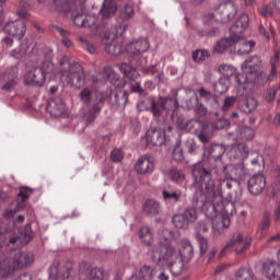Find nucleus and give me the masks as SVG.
Segmentation results:
<instances>
[{
	"label": "nucleus",
	"mask_w": 280,
	"mask_h": 280,
	"mask_svg": "<svg viewBox=\"0 0 280 280\" xmlns=\"http://www.w3.org/2000/svg\"><path fill=\"white\" fill-rule=\"evenodd\" d=\"M191 176L194 187L197 189L192 198L194 207L202 210L209 220L220 215L221 226L215 225V221H212V230L214 235H222L224 229L231 226V215L235 211V202L242 200V192H235V195L231 192L233 180L229 177L219 179L215 190V182L211 177V172L205 167L202 162L192 165Z\"/></svg>",
	"instance_id": "obj_1"
},
{
	"label": "nucleus",
	"mask_w": 280,
	"mask_h": 280,
	"mask_svg": "<svg viewBox=\"0 0 280 280\" xmlns=\"http://www.w3.org/2000/svg\"><path fill=\"white\" fill-rule=\"evenodd\" d=\"M152 260L158 261H170L168 270L173 277H178L185 268L183 258L178 255V250L170 244L160 243L155 245L151 254Z\"/></svg>",
	"instance_id": "obj_2"
},
{
	"label": "nucleus",
	"mask_w": 280,
	"mask_h": 280,
	"mask_svg": "<svg viewBox=\"0 0 280 280\" xmlns=\"http://www.w3.org/2000/svg\"><path fill=\"white\" fill-rule=\"evenodd\" d=\"M80 100L83 104H89V109L84 114L83 119L86 124H93L100 117L104 103L106 102V95L104 92H96L93 96V92L89 88H85L80 93Z\"/></svg>",
	"instance_id": "obj_3"
},
{
	"label": "nucleus",
	"mask_w": 280,
	"mask_h": 280,
	"mask_svg": "<svg viewBox=\"0 0 280 280\" xmlns=\"http://www.w3.org/2000/svg\"><path fill=\"white\" fill-rule=\"evenodd\" d=\"M51 8L56 12H63V14L70 13L77 27H84L86 25L84 3L71 4V0H52Z\"/></svg>",
	"instance_id": "obj_4"
},
{
	"label": "nucleus",
	"mask_w": 280,
	"mask_h": 280,
	"mask_svg": "<svg viewBox=\"0 0 280 280\" xmlns=\"http://www.w3.org/2000/svg\"><path fill=\"white\" fill-rule=\"evenodd\" d=\"M57 73L58 70L54 63L46 60L42 63L40 68L27 72L24 77V82L27 86H43L47 77L54 78Z\"/></svg>",
	"instance_id": "obj_5"
},
{
	"label": "nucleus",
	"mask_w": 280,
	"mask_h": 280,
	"mask_svg": "<svg viewBox=\"0 0 280 280\" xmlns=\"http://www.w3.org/2000/svg\"><path fill=\"white\" fill-rule=\"evenodd\" d=\"M261 67V60L259 57H252L242 65V74H236V83L242 86L244 84H255L257 78H259V69Z\"/></svg>",
	"instance_id": "obj_6"
},
{
	"label": "nucleus",
	"mask_w": 280,
	"mask_h": 280,
	"mask_svg": "<svg viewBox=\"0 0 280 280\" xmlns=\"http://www.w3.org/2000/svg\"><path fill=\"white\" fill-rule=\"evenodd\" d=\"M150 49V43H148V39L140 38L131 44L128 45L127 51H129L132 56L131 62H135L137 67H141L143 73H147L148 75H154V67H143V62L141 61V58H143V54Z\"/></svg>",
	"instance_id": "obj_7"
},
{
	"label": "nucleus",
	"mask_w": 280,
	"mask_h": 280,
	"mask_svg": "<svg viewBox=\"0 0 280 280\" xmlns=\"http://www.w3.org/2000/svg\"><path fill=\"white\" fill-rule=\"evenodd\" d=\"M210 170L211 174H215L217 176L223 174L225 178H230V180H233V183H237V185H240V182L243 180L244 176L248 174L244 162L237 163L236 165L228 166L214 165Z\"/></svg>",
	"instance_id": "obj_8"
},
{
	"label": "nucleus",
	"mask_w": 280,
	"mask_h": 280,
	"mask_svg": "<svg viewBox=\"0 0 280 280\" xmlns=\"http://www.w3.org/2000/svg\"><path fill=\"white\" fill-rule=\"evenodd\" d=\"M126 25L115 26L112 32H106L102 39L103 45H105V50L112 56H119L124 51V46L119 44V38L117 36L121 35L126 31Z\"/></svg>",
	"instance_id": "obj_9"
},
{
	"label": "nucleus",
	"mask_w": 280,
	"mask_h": 280,
	"mask_svg": "<svg viewBox=\"0 0 280 280\" xmlns=\"http://www.w3.org/2000/svg\"><path fill=\"white\" fill-rule=\"evenodd\" d=\"M12 258L5 256L2 259L5 268H12L10 275L14 272V270H21L25 268V266H32L34 264V254L30 252H11Z\"/></svg>",
	"instance_id": "obj_10"
},
{
	"label": "nucleus",
	"mask_w": 280,
	"mask_h": 280,
	"mask_svg": "<svg viewBox=\"0 0 280 280\" xmlns=\"http://www.w3.org/2000/svg\"><path fill=\"white\" fill-rule=\"evenodd\" d=\"M61 80L66 84H72L77 89H81L86 80L84 68L80 63H68V70H61Z\"/></svg>",
	"instance_id": "obj_11"
},
{
	"label": "nucleus",
	"mask_w": 280,
	"mask_h": 280,
	"mask_svg": "<svg viewBox=\"0 0 280 280\" xmlns=\"http://www.w3.org/2000/svg\"><path fill=\"white\" fill-rule=\"evenodd\" d=\"M150 113H152L154 119H159L163 116V112L166 110H178V101L172 97H160L158 101L152 98L149 107Z\"/></svg>",
	"instance_id": "obj_12"
},
{
	"label": "nucleus",
	"mask_w": 280,
	"mask_h": 280,
	"mask_svg": "<svg viewBox=\"0 0 280 280\" xmlns=\"http://www.w3.org/2000/svg\"><path fill=\"white\" fill-rule=\"evenodd\" d=\"M237 14V5L233 2L221 3L213 14L218 23H230Z\"/></svg>",
	"instance_id": "obj_13"
},
{
	"label": "nucleus",
	"mask_w": 280,
	"mask_h": 280,
	"mask_svg": "<svg viewBox=\"0 0 280 280\" xmlns=\"http://www.w3.org/2000/svg\"><path fill=\"white\" fill-rule=\"evenodd\" d=\"M232 246H236L235 253L237 255H242V253H244V250H248V248H250V240H248V238L244 240L242 232L234 233L231 241L226 244V246L219 254V257H224V254L226 253V248H232Z\"/></svg>",
	"instance_id": "obj_14"
},
{
	"label": "nucleus",
	"mask_w": 280,
	"mask_h": 280,
	"mask_svg": "<svg viewBox=\"0 0 280 280\" xmlns=\"http://www.w3.org/2000/svg\"><path fill=\"white\" fill-rule=\"evenodd\" d=\"M247 189L252 196H261L266 189V176L261 173L253 175L247 182Z\"/></svg>",
	"instance_id": "obj_15"
},
{
	"label": "nucleus",
	"mask_w": 280,
	"mask_h": 280,
	"mask_svg": "<svg viewBox=\"0 0 280 280\" xmlns=\"http://www.w3.org/2000/svg\"><path fill=\"white\" fill-rule=\"evenodd\" d=\"M203 156L205 159H211L212 161H215V164H213L211 167H213L214 165H219L220 167H222V162L218 161L219 159H222V156L224 155V152H226V148H224V145L222 144H211L210 147H203Z\"/></svg>",
	"instance_id": "obj_16"
},
{
	"label": "nucleus",
	"mask_w": 280,
	"mask_h": 280,
	"mask_svg": "<svg viewBox=\"0 0 280 280\" xmlns=\"http://www.w3.org/2000/svg\"><path fill=\"white\" fill-rule=\"evenodd\" d=\"M3 30L9 36H13L14 38H18V40H21L27 32V26H25V22L16 20L5 24Z\"/></svg>",
	"instance_id": "obj_17"
},
{
	"label": "nucleus",
	"mask_w": 280,
	"mask_h": 280,
	"mask_svg": "<svg viewBox=\"0 0 280 280\" xmlns=\"http://www.w3.org/2000/svg\"><path fill=\"white\" fill-rule=\"evenodd\" d=\"M232 38L234 39L235 50L240 56H246V54H250V51H253L255 42L244 39V35H240V32L232 35Z\"/></svg>",
	"instance_id": "obj_18"
},
{
	"label": "nucleus",
	"mask_w": 280,
	"mask_h": 280,
	"mask_svg": "<svg viewBox=\"0 0 280 280\" xmlns=\"http://www.w3.org/2000/svg\"><path fill=\"white\" fill-rule=\"evenodd\" d=\"M46 110L51 117H62L63 113H67V105L60 97L49 98Z\"/></svg>",
	"instance_id": "obj_19"
},
{
	"label": "nucleus",
	"mask_w": 280,
	"mask_h": 280,
	"mask_svg": "<svg viewBox=\"0 0 280 280\" xmlns=\"http://www.w3.org/2000/svg\"><path fill=\"white\" fill-rule=\"evenodd\" d=\"M145 139L149 145L159 148L165 143V130L151 127L145 133Z\"/></svg>",
	"instance_id": "obj_20"
},
{
	"label": "nucleus",
	"mask_w": 280,
	"mask_h": 280,
	"mask_svg": "<svg viewBox=\"0 0 280 280\" xmlns=\"http://www.w3.org/2000/svg\"><path fill=\"white\" fill-rule=\"evenodd\" d=\"M137 174L145 175L154 172V159L149 155L141 156L135 165Z\"/></svg>",
	"instance_id": "obj_21"
},
{
	"label": "nucleus",
	"mask_w": 280,
	"mask_h": 280,
	"mask_svg": "<svg viewBox=\"0 0 280 280\" xmlns=\"http://www.w3.org/2000/svg\"><path fill=\"white\" fill-rule=\"evenodd\" d=\"M80 275H85L90 280H107L104 278V271L100 268H93L89 266L86 262H81L79 266Z\"/></svg>",
	"instance_id": "obj_22"
},
{
	"label": "nucleus",
	"mask_w": 280,
	"mask_h": 280,
	"mask_svg": "<svg viewBox=\"0 0 280 280\" xmlns=\"http://www.w3.org/2000/svg\"><path fill=\"white\" fill-rule=\"evenodd\" d=\"M262 275L267 279H279L280 278V264L275 260H267L262 264Z\"/></svg>",
	"instance_id": "obj_23"
},
{
	"label": "nucleus",
	"mask_w": 280,
	"mask_h": 280,
	"mask_svg": "<svg viewBox=\"0 0 280 280\" xmlns=\"http://www.w3.org/2000/svg\"><path fill=\"white\" fill-rule=\"evenodd\" d=\"M248 154H250V149L248 148L247 143H236L232 145V149L230 151L231 159L241 162L244 161L245 159H248Z\"/></svg>",
	"instance_id": "obj_24"
},
{
	"label": "nucleus",
	"mask_w": 280,
	"mask_h": 280,
	"mask_svg": "<svg viewBox=\"0 0 280 280\" xmlns=\"http://www.w3.org/2000/svg\"><path fill=\"white\" fill-rule=\"evenodd\" d=\"M250 25V19L248 18V14H242L236 22L233 24V26L230 28V34L232 36H235L237 32L240 33V36H244V30Z\"/></svg>",
	"instance_id": "obj_25"
},
{
	"label": "nucleus",
	"mask_w": 280,
	"mask_h": 280,
	"mask_svg": "<svg viewBox=\"0 0 280 280\" xmlns=\"http://www.w3.org/2000/svg\"><path fill=\"white\" fill-rule=\"evenodd\" d=\"M4 83L2 85V91H12L16 86V78H19V70L16 68H10L3 75Z\"/></svg>",
	"instance_id": "obj_26"
},
{
	"label": "nucleus",
	"mask_w": 280,
	"mask_h": 280,
	"mask_svg": "<svg viewBox=\"0 0 280 280\" xmlns=\"http://www.w3.org/2000/svg\"><path fill=\"white\" fill-rule=\"evenodd\" d=\"M104 73L109 80L110 84H113V86L116 89H124L126 86V81H124V79H121V77H119V74H117V72H115L110 66L104 68Z\"/></svg>",
	"instance_id": "obj_27"
},
{
	"label": "nucleus",
	"mask_w": 280,
	"mask_h": 280,
	"mask_svg": "<svg viewBox=\"0 0 280 280\" xmlns=\"http://www.w3.org/2000/svg\"><path fill=\"white\" fill-rule=\"evenodd\" d=\"M32 194H34V189L30 187L22 186L20 187V191L16 197V208L18 209H25V202L30 200L32 197Z\"/></svg>",
	"instance_id": "obj_28"
},
{
	"label": "nucleus",
	"mask_w": 280,
	"mask_h": 280,
	"mask_svg": "<svg viewBox=\"0 0 280 280\" xmlns=\"http://www.w3.org/2000/svg\"><path fill=\"white\" fill-rule=\"evenodd\" d=\"M85 25L83 27H90L93 30L95 34H102L104 32V25L100 23V18L95 14H86L85 15Z\"/></svg>",
	"instance_id": "obj_29"
},
{
	"label": "nucleus",
	"mask_w": 280,
	"mask_h": 280,
	"mask_svg": "<svg viewBox=\"0 0 280 280\" xmlns=\"http://www.w3.org/2000/svg\"><path fill=\"white\" fill-rule=\"evenodd\" d=\"M236 139L237 141H253L255 139V129L248 126L238 127L236 129Z\"/></svg>",
	"instance_id": "obj_30"
},
{
	"label": "nucleus",
	"mask_w": 280,
	"mask_h": 280,
	"mask_svg": "<svg viewBox=\"0 0 280 280\" xmlns=\"http://www.w3.org/2000/svg\"><path fill=\"white\" fill-rule=\"evenodd\" d=\"M143 212L147 215H159L161 212V203L154 199H148L143 205Z\"/></svg>",
	"instance_id": "obj_31"
},
{
	"label": "nucleus",
	"mask_w": 280,
	"mask_h": 280,
	"mask_svg": "<svg viewBox=\"0 0 280 280\" xmlns=\"http://www.w3.org/2000/svg\"><path fill=\"white\" fill-rule=\"evenodd\" d=\"M154 277V269L144 265L140 268L139 273L132 275L129 280H152Z\"/></svg>",
	"instance_id": "obj_32"
},
{
	"label": "nucleus",
	"mask_w": 280,
	"mask_h": 280,
	"mask_svg": "<svg viewBox=\"0 0 280 280\" xmlns=\"http://www.w3.org/2000/svg\"><path fill=\"white\" fill-rule=\"evenodd\" d=\"M177 253L183 260L191 259V257H194V246L191 245L189 240L182 241V247Z\"/></svg>",
	"instance_id": "obj_33"
},
{
	"label": "nucleus",
	"mask_w": 280,
	"mask_h": 280,
	"mask_svg": "<svg viewBox=\"0 0 280 280\" xmlns=\"http://www.w3.org/2000/svg\"><path fill=\"white\" fill-rule=\"evenodd\" d=\"M115 12H117V3L115 2V0H105L100 14L104 19H109V16H113Z\"/></svg>",
	"instance_id": "obj_34"
},
{
	"label": "nucleus",
	"mask_w": 280,
	"mask_h": 280,
	"mask_svg": "<svg viewBox=\"0 0 280 280\" xmlns=\"http://www.w3.org/2000/svg\"><path fill=\"white\" fill-rule=\"evenodd\" d=\"M118 68L124 73V75L132 82L139 78V71H137V69L132 68V66L128 63H119Z\"/></svg>",
	"instance_id": "obj_35"
},
{
	"label": "nucleus",
	"mask_w": 280,
	"mask_h": 280,
	"mask_svg": "<svg viewBox=\"0 0 280 280\" xmlns=\"http://www.w3.org/2000/svg\"><path fill=\"white\" fill-rule=\"evenodd\" d=\"M233 33H230V38H223L215 44L214 51H218V54H224V51L228 50L229 47H233Z\"/></svg>",
	"instance_id": "obj_36"
},
{
	"label": "nucleus",
	"mask_w": 280,
	"mask_h": 280,
	"mask_svg": "<svg viewBox=\"0 0 280 280\" xmlns=\"http://www.w3.org/2000/svg\"><path fill=\"white\" fill-rule=\"evenodd\" d=\"M257 100L254 97H249L246 101L243 102V104L240 106V109L242 113H245L246 115H250V113H254V110H257Z\"/></svg>",
	"instance_id": "obj_37"
},
{
	"label": "nucleus",
	"mask_w": 280,
	"mask_h": 280,
	"mask_svg": "<svg viewBox=\"0 0 280 280\" xmlns=\"http://www.w3.org/2000/svg\"><path fill=\"white\" fill-rule=\"evenodd\" d=\"M49 30H50V32H57V34H60V36L63 37L61 43H62V45H65V47H71V45H73V43H71V39H68L70 36L69 31L63 30L56 25H50Z\"/></svg>",
	"instance_id": "obj_38"
},
{
	"label": "nucleus",
	"mask_w": 280,
	"mask_h": 280,
	"mask_svg": "<svg viewBox=\"0 0 280 280\" xmlns=\"http://www.w3.org/2000/svg\"><path fill=\"white\" fill-rule=\"evenodd\" d=\"M163 200L165 202H180V199L183 198V191L180 190H175V191H167L163 190L162 191Z\"/></svg>",
	"instance_id": "obj_39"
},
{
	"label": "nucleus",
	"mask_w": 280,
	"mask_h": 280,
	"mask_svg": "<svg viewBox=\"0 0 280 280\" xmlns=\"http://www.w3.org/2000/svg\"><path fill=\"white\" fill-rule=\"evenodd\" d=\"M20 237L23 244H30L34 240V231H32V225L27 224L24 228L20 229Z\"/></svg>",
	"instance_id": "obj_40"
},
{
	"label": "nucleus",
	"mask_w": 280,
	"mask_h": 280,
	"mask_svg": "<svg viewBox=\"0 0 280 280\" xmlns=\"http://www.w3.org/2000/svg\"><path fill=\"white\" fill-rule=\"evenodd\" d=\"M219 73L223 75V78H233V75H237V69L232 65L223 63L219 67Z\"/></svg>",
	"instance_id": "obj_41"
},
{
	"label": "nucleus",
	"mask_w": 280,
	"mask_h": 280,
	"mask_svg": "<svg viewBox=\"0 0 280 280\" xmlns=\"http://www.w3.org/2000/svg\"><path fill=\"white\" fill-rule=\"evenodd\" d=\"M229 86H231V81L228 78H220L217 83H214L215 93H226L229 91Z\"/></svg>",
	"instance_id": "obj_42"
},
{
	"label": "nucleus",
	"mask_w": 280,
	"mask_h": 280,
	"mask_svg": "<svg viewBox=\"0 0 280 280\" xmlns=\"http://www.w3.org/2000/svg\"><path fill=\"white\" fill-rule=\"evenodd\" d=\"M139 238L141 240V242H143V244L150 246L153 242L152 232H150V228L142 226L139 231Z\"/></svg>",
	"instance_id": "obj_43"
},
{
	"label": "nucleus",
	"mask_w": 280,
	"mask_h": 280,
	"mask_svg": "<svg viewBox=\"0 0 280 280\" xmlns=\"http://www.w3.org/2000/svg\"><path fill=\"white\" fill-rule=\"evenodd\" d=\"M182 215H184L188 224H194L198 220V210L195 207H188Z\"/></svg>",
	"instance_id": "obj_44"
},
{
	"label": "nucleus",
	"mask_w": 280,
	"mask_h": 280,
	"mask_svg": "<svg viewBox=\"0 0 280 280\" xmlns=\"http://www.w3.org/2000/svg\"><path fill=\"white\" fill-rule=\"evenodd\" d=\"M172 222L176 229L186 230L189 228V223L187 222V219L185 215L182 214H175L172 219Z\"/></svg>",
	"instance_id": "obj_45"
},
{
	"label": "nucleus",
	"mask_w": 280,
	"mask_h": 280,
	"mask_svg": "<svg viewBox=\"0 0 280 280\" xmlns=\"http://www.w3.org/2000/svg\"><path fill=\"white\" fill-rule=\"evenodd\" d=\"M135 16V7L132 4H125L120 9V19L128 21Z\"/></svg>",
	"instance_id": "obj_46"
},
{
	"label": "nucleus",
	"mask_w": 280,
	"mask_h": 280,
	"mask_svg": "<svg viewBox=\"0 0 280 280\" xmlns=\"http://www.w3.org/2000/svg\"><path fill=\"white\" fill-rule=\"evenodd\" d=\"M173 159L177 163H183L184 165H187V163H189V161L185 159V152L183 151V148H180V145L175 147L173 151Z\"/></svg>",
	"instance_id": "obj_47"
},
{
	"label": "nucleus",
	"mask_w": 280,
	"mask_h": 280,
	"mask_svg": "<svg viewBox=\"0 0 280 280\" xmlns=\"http://www.w3.org/2000/svg\"><path fill=\"white\" fill-rule=\"evenodd\" d=\"M11 58H15V60H23L25 56H27V47L20 46L18 48H14L9 52Z\"/></svg>",
	"instance_id": "obj_48"
},
{
	"label": "nucleus",
	"mask_w": 280,
	"mask_h": 280,
	"mask_svg": "<svg viewBox=\"0 0 280 280\" xmlns=\"http://www.w3.org/2000/svg\"><path fill=\"white\" fill-rule=\"evenodd\" d=\"M19 242V237H9L8 233H0V248L10 247L12 244H16Z\"/></svg>",
	"instance_id": "obj_49"
},
{
	"label": "nucleus",
	"mask_w": 280,
	"mask_h": 280,
	"mask_svg": "<svg viewBox=\"0 0 280 280\" xmlns=\"http://www.w3.org/2000/svg\"><path fill=\"white\" fill-rule=\"evenodd\" d=\"M168 176L174 183H177V185H180V183L185 180V173L178 168H172L168 173Z\"/></svg>",
	"instance_id": "obj_50"
},
{
	"label": "nucleus",
	"mask_w": 280,
	"mask_h": 280,
	"mask_svg": "<svg viewBox=\"0 0 280 280\" xmlns=\"http://www.w3.org/2000/svg\"><path fill=\"white\" fill-rule=\"evenodd\" d=\"M175 110H171V119L174 124H176L177 127L179 128H185V126L187 125V122H185V116L183 115H178V112Z\"/></svg>",
	"instance_id": "obj_51"
},
{
	"label": "nucleus",
	"mask_w": 280,
	"mask_h": 280,
	"mask_svg": "<svg viewBox=\"0 0 280 280\" xmlns=\"http://www.w3.org/2000/svg\"><path fill=\"white\" fill-rule=\"evenodd\" d=\"M196 240L199 244V248H200V255H207V250H209V241L200 235V233L196 234Z\"/></svg>",
	"instance_id": "obj_52"
},
{
	"label": "nucleus",
	"mask_w": 280,
	"mask_h": 280,
	"mask_svg": "<svg viewBox=\"0 0 280 280\" xmlns=\"http://www.w3.org/2000/svg\"><path fill=\"white\" fill-rule=\"evenodd\" d=\"M114 102L116 106H126L128 104V92L124 91L122 93H115L114 94Z\"/></svg>",
	"instance_id": "obj_53"
},
{
	"label": "nucleus",
	"mask_w": 280,
	"mask_h": 280,
	"mask_svg": "<svg viewBox=\"0 0 280 280\" xmlns=\"http://www.w3.org/2000/svg\"><path fill=\"white\" fill-rule=\"evenodd\" d=\"M197 93H199V96L201 100H205L208 104H211V102H218V97L215 95L211 94L209 91L205 90L203 88H200L197 90Z\"/></svg>",
	"instance_id": "obj_54"
},
{
	"label": "nucleus",
	"mask_w": 280,
	"mask_h": 280,
	"mask_svg": "<svg viewBox=\"0 0 280 280\" xmlns=\"http://www.w3.org/2000/svg\"><path fill=\"white\" fill-rule=\"evenodd\" d=\"M237 102V96H226L223 101V105L221 106V110L223 113H228V110H231L235 106V103Z\"/></svg>",
	"instance_id": "obj_55"
},
{
	"label": "nucleus",
	"mask_w": 280,
	"mask_h": 280,
	"mask_svg": "<svg viewBox=\"0 0 280 280\" xmlns=\"http://www.w3.org/2000/svg\"><path fill=\"white\" fill-rule=\"evenodd\" d=\"M209 58V51L207 50H196L192 52V60L195 62H205Z\"/></svg>",
	"instance_id": "obj_56"
},
{
	"label": "nucleus",
	"mask_w": 280,
	"mask_h": 280,
	"mask_svg": "<svg viewBox=\"0 0 280 280\" xmlns=\"http://www.w3.org/2000/svg\"><path fill=\"white\" fill-rule=\"evenodd\" d=\"M160 242H172L174 240V232L170 229H163L160 233Z\"/></svg>",
	"instance_id": "obj_57"
},
{
	"label": "nucleus",
	"mask_w": 280,
	"mask_h": 280,
	"mask_svg": "<svg viewBox=\"0 0 280 280\" xmlns=\"http://www.w3.org/2000/svg\"><path fill=\"white\" fill-rule=\"evenodd\" d=\"M258 13L260 16H264V19H271L272 16V7L268 4H264L260 8H258Z\"/></svg>",
	"instance_id": "obj_58"
},
{
	"label": "nucleus",
	"mask_w": 280,
	"mask_h": 280,
	"mask_svg": "<svg viewBox=\"0 0 280 280\" xmlns=\"http://www.w3.org/2000/svg\"><path fill=\"white\" fill-rule=\"evenodd\" d=\"M200 103V101L198 100V94L192 93V95L190 96V98H188L186 101V106L189 110H194L196 108V106Z\"/></svg>",
	"instance_id": "obj_59"
},
{
	"label": "nucleus",
	"mask_w": 280,
	"mask_h": 280,
	"mask_svg": "<svg viewBox=\"0 0 280 280\" xmlns=\"http://www.w3.org/2000/svg\"><path fill=\"white\" fill-rule=\"evenodd\" d=\"M110 159L114 163H120L124 160V152L119 149H114L110 153Z\"/></svg>",
	"instance_id": "obj_60"
},
{
	"label": "nucleus",
	"mask_w": 280,
	"mask_h": 280,
	"mask_svg": "<svg viewBox=\"0 0 280 280\" xmlns=\"http://www.w3.org/2000/svg\"><path fill=\"white\" fill-rule=\"evenodd\" d=\"M208 108L202 103H197L196 107L194 108V112L199 117H205L208 113Z\"/></svg>",
	"instance_id": "obj_61"
},
{
	"label": "nucleus",
	"mask_w": 280,
	"mask_h": 280,
	"mask_svg": "<svg viewBox=\"0 0 280 280\" xmlns=\"http://www.w3.org/2000/svg\"><path fill=\"white\" fill-rule=\"evenodd\" d=\"M270 229V214H264V218L260 222V231H268Z\"/></svg>",
	"instance_id": "obj_62"
},
{
	"label": "nucleus",
	"mask_w": 280,
	"mask_h": 280,
	"mask_svg": "<svg viewBox=\"0 0 280 280\" xmlns=\"http://www.w3.org/2000/svg\"><path fill=\"white\" fill-rule=\"evenodd\" d=\"M11 270L12 267H5L3 260H0V277H8Z\"/></svg>",
	"instance_id": "obj_63"
},
{
	"label": "nucleus",
	"mask_w": 280,
	"mask_h": 280,
	"mask_svg": "<svg viewBox=\"0 0 280 280\" xmlns=\"http://www.w3.org/2000/svg\"><path fill=\"white\" fill-rule=\"evenodd\" d=\"M253 167H261L264 165V155L257 154V156L252 160Z\"/></svg>",
	"instance_id": "obj_64"
}]
</instances>
